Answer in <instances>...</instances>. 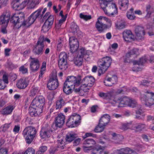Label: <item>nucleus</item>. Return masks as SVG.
Returning <instances> with one entry per match:
<instances>
[{"mask_svg":"<svg viewBox=\"0 0 154 154\" xmlns=\"http://www.w3.org/2000/svg\"><path fill=\"white\" fill-rule=\"evenodd\" d=\"M81 81V77L80 76L68 77L63 85V90L64 93L67 95H69L72 93V89H74L75 92L76 87L80 85Z\"/></svg>","mask_w":154,"mask_h":154,"instance_id":"nucleus-1","label":"nucleus"},{"mask_svg":"<svg viewBox=\"0 0 154 154\" xmlns=\"http://www.w3.org/2000/svg\"><path fill=\"white\" fill-rule=\"evenodd\" d=\"M37 131L34 127H27L24 130L23 134L28 144L31 143L36 136Z\"/></svg>","mask_w":154,"mask_h":154,"instance_id":"nucleus-2","label":"nucleus"},{"mask_svg":"<svg viewBox=\"0 0 154 154\" xmlns=\"http://www.w3.org/2000/svg\"><path fill=\"white\" fill-rule=\"evenodd\" d=\"M24 15L23 13L15 14L12 15L10 22L16 29H19L22 26H24Z\"/></svg>","mask_w":154,"mask_h":154,"instance_id":"nucleus-3","label":"nucleus"},{"mask_svg":"<svg viewBox=\"0 0 154 154\" xmlns=\"http://www.w3.org/2000/svg\"><path fill=\"white\" fill-rule=\"evenodd\" d=\"M112 61L111 59L109 57H103L99 60L98 62V64L100 68L98 71L99 75L103 74L106 72L110 66Z\"/></svg>","mask_w":154,"mask_h":154,"instance_id":"nucleus-4","label":"nucleus"},{"mask_svg":"<svg viewBox=\"0 0 154 154\" xmlns=\"http://www.w3.org/2000/svg\"><path fill=\"white\" fill-rule=\"evenodd\" d=\"M145 93L140 95L141 100L145 102L147 106H150L154 104V93L149 90H147Z\"/></svg>","mask_w":154,"mask_h":154,"instance_id":"nucleus-5","label":"nucleus"},{"mask_svg":"<svg viewBox=\"0 0 154 154\" xmlns=\"http://www.w3.org/2000/svg\"><path fill=\"white\" fill-rule=\"evenodd\" d=\"M44 41V39L43 37H40L36 44L33 47L32 49V52L34 55L40 56L42 54L45 46Z\"/></svg>","mask_w":154,"mask_h":154,"instance_id":"nucleus-6","label":"nucleus"},{"mask_svg":"<svg viewBox=\"0 0 154 154\" xmlns=\"http://www.w3.org/2000/svg\"><path fill=\"white\" fill-rule=\"evenodd\" d=\"M99 96L103 99L106 100L108 102L113 106H115L118 103V99L113 95L112 92L109 91L106 93L100 92L98 94Z\"/></svg>","mask_w":154,"mask_h":154,"instance_id":"nucleus-7","label":"nucleus"},{"mask_svg":"<svg viewBox=\"0 0 154 154\" xmlns=\"http://www.w3.org/2000/svg\"><path fill=\"white\" fill-rule=\"evenodd\" d=\"M42 9L40 8L33 13L25 21H24V26L28 27L33 23L36 19L39 17Z\"/></svg>","mask_w":154,"mask_h":154,"instance_id":"nucleus-8","label":"nucleus"},{"mask_svg":"<svg viewBox=\"0 0 154 154\" xmlns=\"http://www.w3.org/2000/svg\"><path fill=\"white\" fill-rule=\"evenodd\" d=\"M45 99L42 96L36 97L32 100L31 105L38 108L40 111L42 112L43 107L44 105Z\"/></svg>","mask_w":154,"mask_h":154,"instance_id":"nucleus-9","label":"nucleus"},{"mask_svg":"<svg viewBox=\"0 0 154 154\" xmlns=\"http://www.w3.org/2000/svg\"><path fill=\"white\" fill-rule=\"evenodd\" d=\"M67 55L66 53L62 52L60 54L58 59V65L60 69L65 70L67 68Z\"/></svg>","mask_w":154,"mask_h":154,"instance_id":"nucleus-10","label":"nucleus"},{"mask_svg":"<svg viewBox=\"0 0 154 154\" xmlns=\"http://www.w3.org/2000/svg\"><path fill=\"white\" fill-rule=\"evenodd\" d=\"M105 13L109 16H113L118 13V9L115 4L109 3L108 7H107Z\"/></svg>","mask_w":154,"mask_h":154,"instance_id":"nucleus-11","label":"nucleus"},{"mask_svg":"<svg viewBox=\"0 0 154 154\" xmlns=\"http://www.w3.org/2000/svg\"><path fill=\"white\" fill-rule=\"evenodd\" d=\"M47 86L50 90H54L57 88L58 86V82L56 75L49 79Z\"/></svg>","mask_w":154,"mask_h":154,"instance_id":"nucleus-12","label":"nucleus"},{"mask_svg":"<svg viewBox=\"0 0 154 154\" xmlns=\"http://www.w3.org/2000/svg\"><path fill=\"white\" fill-rule=\"evenodd\" d=\"M95 26L97 30L100 33L104 32L105 29H108L106 24L104 23V19H103L102 16L99 17L97 21Z\"/></svg>","mask_w":154,"mask_h":154,"instance_id":"nucleus-13","label":"nucleus"},{"mask_svg":"<svg viewBox=\"0 0 154 154\" xmlns=\"http://www.w3.org/2000/svg\"><path fill=\"white\" fill-rule=\"evenodd\" d=\"M135 32L136 38L137 40L140 41L144 39L145 32L144 29L143 27L140 26H136L135 29Z\"/></svg>","mask_w":154,"mask_h":154,"instance_id":"nucleus-14","label":"nucleus"},{"mask_svg":"<svg viewBox=\"0 0 154 154\" xmlns=\"http://www.w3.org/2000/svg\"><path fill=\"white\" fill-rule=\"evenodd\" d=\"M31 59L30 63V68L31 71L34 72L37 70L39 67V61L38 60L35 58L30 57Z\"/></svg>","mask_w":154,"mask_h":154,"instance_id":"nucleus-15","label":"nucleus"},{"mask_svg":"<svg viewBox=\"0 0 154 154\" xmlns=\"http://www.w3.org/2000/svg\"><path fill=\"white\" fill-rule=\"evenodd\" d=\"M118 78L116 76L113 75L111 77H106L104 81L105 85L106 86H112L117 83Z\"/></svg>","mask_w":154,"mask_h":154,"instance_id":"nucleus-16","label":"nucleus"},{"mask_svg":"<svg viewBox=\"0 0 154 154\" xmlns=\"http://www.w3.org/2000/svg\"><path fill=\"white\" fill-rule=\"evenodd\" d=\"M123 36L125 40L130 42L134 39V37L132 32L130 30H126L123 32Z\"/></svg>","mask_w":154,"mask_h":154,"instance_id":"nucleus-17","label":"nucleus"},{"mask_svg":"<svg viewBox=\"0 0 154 154\" xmlns=\"http://www.w3.org/2000/svg\"><path fill=\"white\" fill-rule=\"evenodd\" d=\"M65 117L62 114H59L56 117L55 121V125L58 127L60 128L63 125L65 122Z\"/></svg>","mask_w":154,"mask_h":154,"instance_id":"nucleus-18","label":"nucleus"},{"mask_svg":"<svg viewBox=\"0 0 154 154\" xmlns=\"http://www.w3.org/2000/svg\"><path fill=\"white\" fill-rule=\"evenodd\" d=\"M11 17L10 12L6 13L2 15L0 17V24H4L7 26Z\"/></svg>","mask_w":154,"mask_h":154,"instance_id":"nucleus-19","label":"nucleus"},{"mask_svg":"<svg viewBox=\"0 0 154 154\" xmlns=\"http://www.w3.org/2000/svg\"><path fill=\"white\" fill-rule=\"evenodd\" d=\"M28 84V82L25 79L21 78L17 81L16 85L18 88L23 89L26 88Z\"/></svg>","mask_w":154,"mask_h":154,"instance_id":"nucleus-20","label":"nucleus"},{"mask_svg":"<svg viewBox=\"0 0 154 154\" xmlns=\"http://www.w3.org/2000/svg\"><path fill=\"white\" fill-rule=\"evenodd\" d=\"M95 81V79L93 77L88 76L85 77L82 80V82L91 87L94 85Z\"/></svg>","mask_w":154,"mask_h":154,"instance_id":"nucleus-21","label":"nucleus"},{"mask_svg":"<svg viewBox=\"0 0 154 154\" xmlns=\"http://www.w3.org/2000/svg\"><path fill=\"white\" fill-rule=\"evenodd\" d=\"M146 127V125L144 123H133V127L132 130L136 132H140Z\"/></svg>","mask_w":154,"mask_h":154,"instance_id":"nucleus-22","label":"nucleus"},{"mask_svg":"<svg viewBox=\"0 0 154 154\" xmlns=\"http://www.w3.org/2000/svg\"><path fill=\"white\" fill-rule=\"evenodd\" d=\"M146 14L145 17L146 19H148L151 18L152 14L154 11V8L152 5L149 4L146 5Z\"/></svg>","mask_w":154,"mask_h":154,"instance_id":"nucleus-23","label":"nucleus"},{"mask_svg":"<svg viewBox=\"0 0 154 154\" xmlns=\"http://www.w3.org/2000/svg\"><path fill=\"white\" fill-rule=\"evenodd\" d=\"M130 99V98L126 96L119 99V106H128Z\"/></svg>","mask_w":154,"mask_h":154,"instance_id":"nucleus-24","label":"nucleus"},{"mask_svg":"<svg viewBox=\"0 0 154 154\" xmlns=\"http://www.w3.org/2000/svg\"><path fill=\"white\" fill-rule=\"evenodd\" d=\"M110 120V116L109 115L106 114L102 116L99 120V122L100 124L106 126L109 122Z\"/></svg>","mask_w":154,"mask_h":154,"instance_id":"nucleus-25","label":"nucleus"},{"mask_svg":"<svg viewBox=\"0 0 154 154\" xmlns=\"http://www.w3.org/2000/svg\"><path fill=\"white\" fill-rule=\"evenodd\" d=\"M52 132V131L50 129H48L47 130L42 129L40 132V136L43 139L49 137Z\"/></svg>","mask_w":154,"mask_h":154,"instance_id":"nucleus-26","label":"nucleus"},{"mask_svg":"<svg viewBox=\"0 0 154 154\" xmlns=\"http://www.w3.org/2000/svg\"><path fill=\"white\" fill-rule=\"evenodd\" d=\"M77 137V134L71 132L68 133L66 135V142L70 143Z\"/></svg>","mask_w":154,"mask_h":154,"instance_id":"nucleus-27","label":"nucleus"},{"mask_svg":"<svg viewBox=\"0 0 154 154\" xmlns=\"http://www.w3.org/2000/svg\"><path fill=\"white\" fill-rule=\"evenodd\" d=\"M35 107H32L31 105L29 107V112L30 115L32 116H37L39 115L42 112H40L38 108H35Z\"/></svg>","mask_w":154,"mask_h":154,"instance_id":"nucleus-28","label":"nucleus"},{"mask_svg":"<svg viewBox=\"0 0 154 154\" xmlns=\"http://www.w3.org/2000/svg\"><path fill=\"white\" fill-rule=\"evenodd\" d=\"M82 83V84L80 87L79 86L78 87H76L75 92H78L80 91H83L85 92L88 91L91 87L85 84L84 83Z\"/></svg>","mask_w":154,"mask_h":154,"instance_id":"nucleus-29","label":"nucleus"},{"mask_svg":"<svg viewBox=\"0 0 154 154\" xmlns=\"http://www.w3.org/2000/svg\"><path fill=\"white\" fill-rule=\"evenodd\" d=\"M118 4L121 7L120 8L123 10H126L128 8V0H119Z\"/></svg>","mask_w":154,"mask_h":154,"instance_id":"nucleus-30","label":"nucleus"},{"mask_svg":"<svg viewBox=\"0 0 154 154\" xmlns=\"http://www.w3.org/2000/svg\"><path fill=\"white\" fill-rule=\"evenodd\" d=\"M14 109L13 106L9 105L3 109L1 111V113L3 115H8L11 114Z\"/></svg>","mask_w":154,"mask_h":154,"instance_id":"nucleus-31","label":"nucleus"},{"mask_svg":"<svg viewBox=\"0 0 154 154\" xmlns=\"http://www.w3.org/2000/svg\"><path fill=\"white\" fill-rule=\"evenodd\" d=\"M96 144L95 141L93 139H86L83 142L84 145L89 147H92Z\"/></svg>","mask_w":154,"mask_h":154,"instance_id":"nucleus-32","label":"nucleus"},{"mask_svg":"<svg viewBox=\"0 0 154 154\" xmlns=\"http://www.w3.org/2000/svg\"><path fill=\"white\" fill-rule=\"evenodd\" d=\"M119 154H135V152L128 148L121 149L118 150Z\"/></svg>","mask_w":154,"mask_h":154,"instance_id":"nucleus-33","label":"nucleus"},{"mask_svg":"<svg viewBox=\"0 0 154 154\" xmlns=\"http://www.w3.org/2000/svg\"><path fill=\"white\" fill-rule=\"evenodd\" d=\"M147 59L145 56L142 57L139 59L138 61L134 60L133 61V63L134 65H142L146 63L147 60Z\"/></svg>","mask_w":154,"mask_h":154,"instance_id":"nucleus-34","label":"nucleus"},{"mask_svg":"<svg viewBox=\"0 0 154 154\" xmlns=\"http://www.w3.org/2000/svg\"><path fill=\"white\" fill-rule=\"evenodd\" d=\"M133 127V124L132 122L123 124L122 125V130L126 131L128 129L132 130Z\"/></svg>","mask_w":154,"mask_h":154,"instance_id":"nucleus-35","label":"nucleus"},{"mask_svg":"<svg viewBox=\"0 0 154 154\" xmlns=\"http://www.w3.org/2000/svg\"><path fill=\"white\" fill-rule=\"evenodd\" d=\"M71 116L77 126L78 124L80 122L81 117L79 115L76 113H74L71 115Z\"/></svg>","mask_w":154,"mask_h":154,"instance_id":"nucleus-36","label":"nucleus"},{"mask_svg":"<svg viewBox=\"0 0 154 154\" xmlns=\"http://www.w3.org/2000/svg\"><path fill=\"white\" fill-rule=\"evenodd\" d=\"M70 46H76V48L79 46V42L77 39L74 37H71L69 38Z\"/></svg>","mask_w":154,"mask_h":154,"instance_id":"nucleus-37","label":"nucleus"},{"mask_svg":"<svg viewBox=\"0 0 154 154\" xmlns=\"http://www.w3.org/2000/svg\"><path fill=\"white\" fill-rule=\"evenodd\" d=\"M99 3L101 8L104 12V10H106L107 7H108V1L106 0H99Z\"/></svg>","mask_w":154,"mask_h":154,"instance_id":"nucleus-38","label":"nucleus"},{"mask_svg":"<svg viewBox=\"0 0 154 154\" xmlns=\"http://www.w3.org/2000/svg\"><path fill=\"white\" fill-rule=\"evenodd\" d=\"M75 64L77 66H80L82 65L83 62V58L81 57L77 56L74 59Z\"/></svg>","mask_w":154,"mask_h":154,"instance_id":"nucleus-39","label":"nucleus"},{"mask_svg":"<svg viewBox=\"0 0 154 154\" xmlns=\"http://www.w3.org/2000/svg\"><path fill=\"white\" fill-rule=\"evenodd\" d=\"M137 110L136 111V118L137 119H140V115L143 114V111L142 108L141 106L140 105L137 107Z\"/></svg>","mask_w":154,"mask_h":154,"instance_id":"nucleus-40","label":"nucleus"},{"mask_svg":"<svg viewBox=\"0 0 154 154\" xmlns=\"http://www.w3.org/2000/svg\"><path fill=\"white\" fill-rule=\"evenodd\" d=\"M17 0H14L13 2V7L14 9L16 10H20L23 9L21 4H19V2H17Z\"/></svg>","mask_w":154,"mask_h":154,"instance_id":"nucleus-41","label":"nucleus"},{"mask_svg":"<svg viewBox=\"0 0 154 154\" xmlns=\"http://www.w3.org/2000/svg\"><path fill=\"white\" fill-rule=\"evenodd\" d=\"M105 126L104 125L100 124L99 122L98 125L95 128L94 131L96 133L101 132L104 130Z\"/></svg>","mask_w":154,"mask_h":154,"instance_id":"nucleus-42","label":"nucleus"},{"mask_svg":"<svg viewBox=\"0 0 154 154\" xmlns=\"http://www.w3.org/2000/svg\"><path fill=\"white\" fill-rule=\"evenodd\" d=\"M66 125L69 127L72 128L77 126L71 116L67 120L66 122Z\"/></svg>","mask_w":154,"mask_h":154,"instance_id":"nucleus-43","label":"nucleus"},{"mask_svg":"<svg viewBox=\"0 0 154 154\" xmlns=\"http://www.w3.org/2000/svg\"><path fill=\"white\" fill-rule=\"evenodd\" d=\"M139 105L135 100L130 98L128 106L133 108H137Z\"/></svg>","mask_w":154,"mask_h":154,"instance_id":"nucleus-44","label":"nucleus"},{"mask_svg":"<svg viewBox=\"0 0 154 154\" xmlns=\"http://www.w3.org/2000/svg\"><path fill=\"white\" fill-rule=\"evenodd\" d=\"M64 103V100L62 98L57 100L56 103V109H60L62 106H63Z\"/></svg>","mask_w":154,"mask_h":154,"instance_id":"nucleus-45","label":"nucleus"},{"mask_svg":"<svg viewBox=\"0 0 154 154\" xmlns=\"http://www.w3.org/2000/svg\"><path fill=\"white\" fill-rule=\"evenodd\" d=\"M88 52V51H86L84 48H82L78 51L77 56L80 57H82V58H83L85 55L87 54Z\"/></svg>","mask_w":154,"mask_h":154,"instance_id":"nucleus-46","label":"nucleus"},{"mask_svg":"<svg viewBox=\"0 0 154 154\" xmlns=\"http://www.w3.org/2000/svg\"><path fill=\"white\" fill-rule=\"evenodd\" d=\"M51 27V26L49 25L48 23L45 22L42 27V30L43 31V32H46L48 31Z\"/></svg>","mask_w":154,"mask_h":154,"instance_id":"nucleus-47","label":"nucleus"},{"mask_svg":"<svg viewBox=\"0 0 154 154\" xmlns=\"http://www.w3.org/2000/svg\"><path fill=\"white\" fill-rule=\"evenodd\" d=\"M50 15V13L49 12H47L44 14H40L39 17H41V19L42 20L43 22L44 21H45L48 18Z\"/></svg>","mask_w":154,"mask_h":154,"instance_id":"nucleus-48","label":"nucleus"},{"mask_svg":"<svg viewBox=\"0 0 154 154\" xmlns=\"http://www.w3.org/2000/svg\"><path fill=\"white\" fill-rule=\"evenodd\" d=\"M116 26L118 29H122L125 27V23L124 22H119L116 24Z\"/></svg>","mask_w":154,"mask_h":154,"instance_id":"nucleus-49","label":"nucleus"},{"mask_svg":"<svg viewBox=\"0 0 154 154\" xmlns=\"http://www.w3.org/2000/svg\"><path fill=\"white\" fill-rule=\"evenodd\" d=\"M71 31L73 33L77 32L79 29L77 25L74 23H72L71 26Z\"/></svg>","mask_w":154,"mask_h":154,"instance_id":"nucleus-50","label":"nucleus"},{"mask_svg":"<svg viewBox=\"0 0 154 154\" xmlns=\"http://www.w3.org/2000/svg\"><path fill=\"white\" fill-rule=\"evenodd\" d=\"M46 64L45 63H43L42 65L40 71V75L39 76V78L40 79L41 78H42V75L44 73V72L45 70Z\"/></svg>","mask_w":154,"mask_h":154,"instance_id":"nucleus-51","label":"nucleus"},{"mask_svg":"<svg viewBox=\"0 0 154 154\" xmlns=\"http://www.w3.org/2000/svg\"><path fill=\"white\" fill-rule=\"evenodd\" d=\"M54 18L53 15H50L48 18L45 21V22L48 23V24L51 26L53 24Z\"/></svg>","mask_w":154,"mask_h":154,"instance_id":"nucleus-52","label":"nucleus"},{"mask_svg":"<svg viewBox=\"0 0 154 154\" xmlns=\"http://www.w3.org/2000/svg\"><path fill=\"white\" fill-rule=\"evenodd\" d=\"M25 154H35L34 149L32 147L28 148L24 153Z\"/></svg>","mask_w":154,"mask_h":154,"instance_id":"nucleus-53","label":"nucleus"},{"mask_svg":"<svg viewBox=\"0 0 154 154\" xmlns=\"http://www.w3.org/2000/svg\"><path fill=\"white\" fill-rule=\"evenodd\" d=\"M11 125V123L5 124L1 126L0 129H2L3 131H5L10 127Z\"/></svg>","mask_w":154,"mask_h":154,"instance_id":"nucleus-54","label":"nucleus"},{"mask_svg":"<svg viewBox=\"0 0 154 154\" xmlns=\"http://www.w3.org/2000/svg\"><path fill=\"white\" fill-rule=\"evenodd\" d=\"M102 18L103 19H104V22L106 21L107 23V24H106V26H109L107 27L108 28V29L110 28L112 25V22L110 20L106 17H102Z\"/></svg>","mask_w":154,"mask_h":154,"instance_id":"nucleus-55","label":"nucleus"},{"mask_svg":"<svg viewBox=\"0 0 154 154\" xmlns=\"http://www.w3.org/2000/svg\"><path fill=\"white\" fill-rule=\"evenodd\" d=\"M80 17L81 18L85 20H87L91 18V15H84L82 13H81L80 14Z\"/></svg>","mask_w":154,"mask_h":154,"instance_id":"nucleus-56","label":"nucleus"},{"mask_svg":"<svg viewBox=\"0 0 154 154\" xmlns=\"http://www.w3.org/2000/svg\"><path fill=\"white\" fill-rule=\"evenodd\" d=\"M30 0H17V2H22L21 4L23 8L29 3Z\"/></svg>","mask_w":154,"mask_h":154,"instance_id":"nucleus-57","label":"nucleus"},{"mask_svg":"<svg viewBox=\"0 0 154 154\" xmlns=\"http://www.w3.org/2000/svg\"><path fill=\"white\" fill-rule=\"evenodd\" d=\"M47 147L46 146H42L39 148L38 152L40 154H43L47 150Z\"/></svg>","mask_w":154,"mask_h":154,"instance_id":"nucleus-58","label":"nucleus"},{"mask_svg":"<svg viewBox=\"0 0 154 154\" xmlns=\"http://www.w3.org/2000/svg\"><path fill=\"white\" fill-rule=\"evenodd\" d=\"M126 91V88L125 87H124L122 88L117 90L116 92V94H124Z\"/></svg>","mask_w":154,"mask_h":154,"instance_id":"nucleus-59","label":"nucleus"},{"mask_svg":"<svg viewBox=\"0 0 154 154\" xmlns=\"http://www.w3.org/2000/svg\"><path fill=\"white\" fill-rule=\"evenodd\" d=\"M19 71L22 74H25L28 72L27 68L23 66H20L19 69Z\"/></svg>","mask_w":154,"mask_h":154,"instance_id":"nucleus-60","label":"nucleus"},{"mask_svg":"<svg viewBox=\"0 0 154 154\" xmlns=\"http://www.w3.org/2000/svg\"><path fill=\"white\" fill-rule=\"evenodd\" d=\"M127 16L128 18L130 20H134L135 18L134 13H130V12H127Z\"/></svg>","mask_w":154,"mask_h":154,"instance_id":"nucleus-61","label":"nucleus"},{"mask_svg":"<svg viewBox=\"0 0 154 154\" xmlns=\"http://www.w3.org/2000/svg\"><path fill=\"white\" fill-rule=\"evenodd\" d=\"M106 148V146H98L95 148V149L97 151H100V153Z\"/></svg>","mask_w":154,"mask_h":154,"instance_id":"nucleus-62","label":"nucleus"},{"mask_svg":"<svg viewBox=\"0 0 154 154\" xmlns=\"http://www.w3.org/2000/svg\"><path fill=\"white\" fill-rule=\"evenodd\" d=\"M70 51L71 52L73 53L75 52L78 49L79 46H77L76 48V46H70Z\"/></svg>","mask_w":154,"mask_h":154,"instance_id":"nucleus-63","label":"nucleus"},{"mask_svg":"<svg viewBox=\"0 0 154 154\" xmlns=\"http://www.w3.org/2000/svg\"><path fill=\"white\" fill-rule=\"evenodd\" d=\"M7 26L6 25H3L2 26L0 31L3 34H6L7 32V30L6 29V28Z\"/></svg>","mask_w":154,"mask_h":154,"instance_id":"nucleus-64","label":"nucleus"}]
</instances>
